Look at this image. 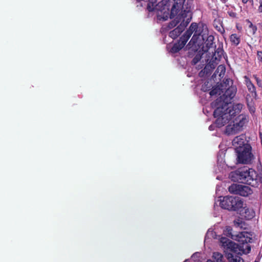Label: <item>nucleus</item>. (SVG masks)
Returning a JSON list of instances; mask_svg holds the SVG:
<instances>
[{
    "instance_id": "9d476101",
    "label": "nucleus",
    "mask_w": 262,
    "mask_h": 262,
    "mask_svg": "<svg viewBox=\"0 0 262 262\" xmlns=\"http://www.w3.org/2000/svg\"><path fill=\"white\" fill-rule=\"evenodd\" d=\"M236 152V159L238 163L249 164L253 158L251 152V146L249 144H246L243 147L237 148Z\"/></svg>"
},
{
    "instance_id": "7c9ffc66",
    "label": "nucleus",
    "mask_w": 262,
    "mask_h": 262,
    "mask_svg": "<svg viewBox=\"0 0 262 262\" xmlns=\"http://www.w3.org/2000/svg\"><path fill=\"white\" fill-rule=\"evenodd\" d=\"M209 129H210V130H211V128H212L211 126H209Z\"/></svg>"
},
{
    "instance_id": "2f4dec72",
    "label": "nucleus",
    "mask_w": 262,
    "mask_h": 262,
    "mask_svg": "<svg viewBox=\"0 0 262 262\" xmlns=\"http://www.w3.org/2000/svg\"><path fill=\"white\" fill-rule=\"evenodd\" d=\"M259 2H262V0H259Z\"/></svg>"
},
{
    "instance_id": "f3484780",
    "label": "nucleus",
    "mask_w": 262,
    "mask_h": 262,
    "mask_svg": "<svg viewBox=\"0 0 262 262\" xmlns=\"http://www.w3.org/2000/svg\"><path fill=\"white\" fill-rule=\"evenodd\" d=\"M187 42H184L182 38H180L179 42L173 45L171 48V51L172 53H177L182 49L186 45Z\"/></svg>"
},
{
    "instance_id": "c756f323",
    "label": "nucleus",
    "mask_w": 262,
    "mask_h": 262,
    "mask_svg": "<svg viewBox=\"0 0 262 262\" xmlns=\"http://www.w3.org/2000/svg\"><path fill=\"white\" fill-rule=\"evenodd\" d=\"M260 5L258 7V11L260 12H262V2H259Z\"/></svg>"
},
{
    "instance_id": "f03ea898",
    "label": "nucleus",
    "mask_w": 262,
    "mask_h": 262,
    "mask_svg": "<svg viewBox=\"0 0 262 262\" xmlns=\"http://www.w3.org/2000/svg\"><path fill=\"white\" fill-rule=\"evenodd\" d=\"M225 232L229 236H231L232 238L237 241L239 244L236 245L228 238L221 237L220 238V241L223 247L233 251H235L236 249L238 247L239 250L244 254L250 252L251 247L249 243L252 242V234L251 233L243 231L236 235H232L231 228L229 227L226 228Z\"/></svg>"
},
{
    "instance_id": "4be33fe9",
    "label": "nucleus",
    "mask_w": 262,
    "mask_h": 262,
    "mask_svg": "<svg viewBox=\"0 0 262 262\" xmlns=\"http://www.w3.org/2000/svg\"><path fill=\"white\" fill-rule=\"evenodd\" d=\"M202 58V53L200 52H198L192 59V63L193 64H196Z\"/></svg>"
},
{
    "instance_id": "7ed1b4c3",
    "label": "nucleus",
    "mask_w": 262,
    "mask_h": 262,
    "mask_svg": "<svg viewBox=\"0 0 262 262\" xmlns=\"http://www.w3.org/2000/svg\"><path fill=\"white\" fill-rule=\"evenodd\" d=\"M201 28L199 27L197 24L193 23L191 24L189 29L185 33V34L181 37L184 40V42H187L192 34L194 32V34L190 40L189 44L196 45L199 46L202 43V41H204L206 39L208 42L206 45L208 48H210L213 43L214 37L211 35H208L207 30L204 29L201 32Z\"/></svg>"
},
{
    "instance_id": "473e14b6",
    "label": "nucleus",
    "mask_w": 262,
    "mask_h": 262,
    "mask_svg": "<svg viewBox=\"0 0 262 262\" xmlns=\"http://www.w3.org/2000/svg\"><path fill=\"white\" fill-rule=\"evenodd\" d=\"M255 262H256V261H255Z\"/></svg>"
},
{
    "instance_id": "393cba45",
    "label": "nucleus",
    "mask_w": 262,
    "mask_h": 262,
    "mask_svg": "<svg viewBox=\"0 0 262 262\" xmlns=\"http://www.w3.org/2000/svg\"><path fill=\"white\" fill-rule=\"evenodd\" d=\"M232 262H244L242 258L237 256L235 258L233 259Z\"/></svg>"
},
{
    "instance_id": "ddd939ff",
    "label": "nucleus",
    "mask_w": 262,
    "mask_h": 262,
    "mask_svg": "<svg viewBox=\"0 0 262 262\" xmlns=\"http://www.w3.org/2000/svg\"><path fill=\"white\" fill-rule=\"evenodd\" d=\"M220 60V58L217 57L215 54H214L211 60L206 65L204 68V72L208 73L209 71L214 69L218 64Z\"/></svg>"
},
{
    "instance_id": "bb28decb",
    "label": "nucleus",
    "mask_w": 262,
    "mask_h": 262,
    "mask_svg": "<svg viewBox=\"0 0 262 262\" xmlns=\"http://www.w3.org/2000/svg\"><path fill=\"white\" fill-rule=\"evenodd\" d=\"M213 236V233L212 231H210L209 230L208 231L207 233V234H206V237H205V242H206L207 240V238H208L209 236Z\"/></svg>"
},
{
    "instance_id": "b1692460",
    "label": "nucleus",
    "mask_w": 262,
    "mask_h": 262,
    "mask_svg": "<svg viewBox=\"0 0 262 262\" xmlns=\"http://www.w3.org/2000/svg\"><path fill=\"white\" fill-rule=\"evenodd\" d=\"M253 77L254 78V79L256 80V82H257V85L259 86V87H261L262 88V80H261L260 79H259L256 75H253Z\"/></svg>"
},
{
    "instance_id": "6ab92c4d",
    "label": "nucleus",
    "mask_w": 262,
    "mask_h": 262,
    "mask_svg": "<svg viewBox=\"0 0 262 262\" xmlns=\"http://www.w3.org/2000/svg\"><path fill=\"white\" fill-rule=\"evenodd\" d=\"M212 258L213 260L209 259L207 262H224L223 261V256L222 254L219 252L213 253Z\"/></svg>"
},
{
    "instance_id": "f8f14e48",
    "label": "nucleus",
    "mask_w": 262,
    "mask_h": 262,
    "mask_svg": "<svg viewBox=\"0 0 262 262\" xmlns=\"http://www.w3.org/2000/svg\"><path fill=\"white\" fill-rule=\"evenodd\" d=\"M229 191L231 193L247 196L253 193L252 189L248 186L238 184H233L228 188Z\"/></svg>"
},
{
    "instance_id": "20e7f679",
    "label": "nucleus",
    "mask_w": 262,
    "mask_h": 262,
    "mask_svg": "<svg viewBox=\"0 0 262 262\" xmlns=\"http://www.w3.org/2000/svg\"><path fill=\"white\" fill-rule=\"evenodd\" d=\"M201 28L199 27L197 24L193 23L191 24L189 29L185 33V34L181 37L184 40V42H187L192 34L194 32V34L190 40L189 44L196 45L199 46L202 43V41H204L206 39L208 42L206 45L208 48H210L213 43L214 37L211 35H208L207 30L204 29L201 32Z\"/></svg>"
},
{
    "instance_id": "cd10ccee",
    "label": "nucleus",
    "mask_w": 262,
    "mask_h": 262,
    "mask_svg": "<svg viewBox=\"0 0 262 262\" xmlns=\"http://www.w3.org/2000/svg\"><path fill=\"white\" fill-rule=\"evenodd\" d=\"M228 14H229V15L232 17H235L236 16V13H235L234 12H233V11H228Z\"/></svg>"
},
{
    "instance_id": "6e6552de",
    "label": "nucleus",
    "mask_w": 262,
    "mask_h": 262,
    "mask_svg": "<svg viewBox=\"0 0 262 262\" xmlns=\"http://www.w3.org/2000/svg\"><path fill=\"white\" fill-rule=\"evenodd\" d=\"M157 0H149L147 9L149 11H155L159 20H166L169 16V9L166 5L167 1L162 0L156 4Z\"/></svg>"
},
{
    "instance_id": "dca6fc26",
    "label": "nucleus",
    "mask_w": 262,
    "mask_h": 262,
    "mask_svg": "<svg viewBox=\"0 0 262 262\" xmlns=\"http://www.w3.org/2000/svg\"><path fill=\"white\" fill-rule=\"evenodd\" d=\"M241 209V214L247 220L251 219L254 216V212L252 209H249L244 206Z\"/></svg>"
},
{
    "instance_id": "1a4fd4ad",
    "label": "nucleus",
    "mask_w": 262,
    "mask_h": 262,
    "mask_svg": "<svg viewBox=\"0 0 262 262\" xmlns=\"http://www.w3.org/2000/svg\"><path fill=\"white\" fill-rule=\"evenodd\" d=\"M220 206L229 210H239L243 207L244 202L238 197L226 196L220 199Z\"/></svg>"
},
{
    "instance_id": "aec40b11",
    "label": "nucleus",
    "mask_w": 262,
    "mask_h": 262,
    "mask_svg": "<svg viewBox=\"0 0 262 262\" xmlns=\"http://www.w3.org/2000/svg\"><path fill=\"white\" fill-rule=\"evenodd\" d=\"M230 40L233 45L237 46L240 43L241 37L236 34H232L230 36Z\"/></svg>"
},
{
    "instance_id": "39448f33",
    "label": "nucleus",
    "mask_w": 262,
    "mask_h": 262,
    "mask_svg": "<svg viewBox=\"0 0 262 262\" xmlns=\"http://www.w3.org/2000/svg\"><path fill=\"white\" fill-rule=\"evenodd\" d=\"M231 179L234 182L245 183L256 187L259 180L257 172L253 169L247 167L239 168L230 174Z\"/></svg>"
},
{
    "instance_id": "9b49d317",
    "label": "nucleus",
    "mask_w": 262,
    "mask_h": 262,
    "mask_svg": "<svg viewBox=\"0 0 262 262\" xmlns=\"http://www.w3.org/2000/svg\"><path fill=\"white\" fill-rule=\"evenodd\" d=\"M174 4L173 5L171 11L170 18H172L174 9L177 8H179L182 6V10L180 13H188L190 12L192 14V10L194 9V5L193 4L194 0H173Z\"/></svg>"
},
{
    "instance_id": "412c9836",
    "label": "nucleus",
    "mask_w": 262,
    "mask_h": 262,
    "mask_svg": "<svg viewBox=\"0 0 262 262\" xmlns=\"http://www.w3.org/2000/svg\"><path fill=\"white\" fill-rule=\"evenodd\" d=\"M225 71V67L224 65L221 64L218 66L215 72L217 74H219V76L220 77H222L224 75Z\"/></svg>"
},
{
    "instance_id": "a878e982",
    "label": "nucleus",
    "mask_w": 262,
    "mask_h": 262,
    "mask_svg": "<svg viewBox=\"0 0 262 262\" xmlns=\"http://www.w3.org/2000/svg\"><path fill=\"white\" fill-rule=\"evenodd\" d=\"M249 23H250L249 27L252 28V31H253V34H254L257 30V28L256 26H253V25L251 22H249Z\"/></svg>"
},
{
    "instance_id": "c85d7f7f",
    "label": "nucleus",
    "mask_w": 262,
    "mask_h": 262,
    "mask_svg": "<svg viewBox=\"0 0 262 262\" xmlns=\"http://www.w3.org/2000/svg\"><path fill=\"white\" fill-rule=\"evenodd\" d=\"M257 56H258L259 59L261 61L262 60V52H257Z\"/></svg>"
},
{
    "instance_id": "f257e3e1",
    "label": "nucleus",
    "mask_w": 262,
    "mask_h": 262,
    "mask_svg": "<svg viewBox=\"0 0 262 262\" xmlns=\"http://www.w3.org/2000/svg\"><path fill=\"white\" fill-rule=\"evenodd\" d=\"M236 93V87L231 86L226 91L223 96L212 103L213 106H216L213 114L216 118L215 123L218 127L223 126L231 116L241 112L243 106L242 104H230Z\"/></svg>"
},
{
    "instance_id": "0eeeda50",
    "label": "nucleus",
    "mask_w": 262,
    "mask_h": 262,
    "mask_svg": "<svg viewBox=\"0 0 262 262\" xmlns=\"http://www.w3.org/2000/svg\"><path fill=\"white\" fill-rule=\"evenodd\" d=\"M192 15L190 12L188 13H180L173 20L169 23L168 28L171 29L180 23L176 28L169 32V36L171 38L175 39L180 35L191 21Z\"/></svg>"
},
{
    "instance_id": "423d86ee",
    "label": "nucleus",
    "mask_w": 262,
    "mask_h": 262,
    "mask_svg": "<svg viewBox=\"0 0 262 262\" xmlns=\"http://www.w3.org/2000/svg\"><path fill=\"white\" fill-rule=\"evenodd\" d=\"M236 113L231 116L225 124H228L226 127L225 133L228 135L237 134L243 130L244 127L248 122V117L245 114H241L237 117Z\"/></svg>"
},
{
    "instance_id": "a211bd4d",
    "label": "nucleus",
    "mask_w": 262,
    "mask_h": 262,
    "mask_svg": "<svg viewBox=\"0 0 262 262\" xmlns=\"http://www.w3.org/2000/svg\"><path fill=\"white\" fill-rule=\"evenodd\" d=\"M234 225L235 227L240 229H246V224L243 219L238 217L235 219L233 222Z\"/></svg>"
},
{
    "instance_id": "4468645a",
    "label": "nucleus",
    "mask_w": 262,
    "mask_h": 262,
    "mask_svg": "<svg viewBox=\"0 0 262 262\" xmlns=\"http://www.w3.org/2000/svg\"><path fill=\"white\" fill-rule=\"evenodd\" d=\"M244 79L245 84L248 89V91L251 93V96L253 98L256 99L257 97V94L256 92V88L255 86L247 76H244Z\"/></svg>"
},
{
    "instance_id": "2eb2a0df",
    "label": "nucleus",
    "mask_w": 262,
    "mask_h": 262,
    "mask_svg": "<svg viewBox=\"0 0 262 262\" xmlns=\"http://www.w3.org/2000/svg\"><path fill=\"white\" fill-rule=\"evenodd\" d=\"M245 138L244 135H240L235 137L232 140V145L235 147V150H236L237 148L243 147L244 145H246V144L245 143Z\"/></svg>"
},
{
    "instance_id": "5701e85b",
    "label": "nucleus",
    "mask_w": 262,
    "mask_h": 262,
    "mask_svg": "<svg viewBox=\"0 0 262 262\" xmlns=\"http://www.w3.org/2000/svg\"><path fill=\"white\" fill-rule=\"evenodd\" d=\"M220 92H221L220 89L218 88L217 87H216V88H215L213 89L210 92V95L211 96H213V95H215L217 94L220 95L221 94Z\"/></svg>"
}]
</instances>
